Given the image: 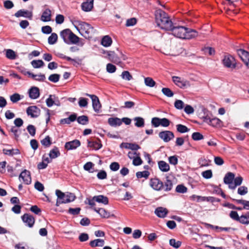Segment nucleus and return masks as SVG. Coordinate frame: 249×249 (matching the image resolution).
<instances>
[{"label": "nucleus", "instance_id": "1", "mask_svg": "<svg viewBox=\"0 0 249 249\" xmlns=\"http://www.w3.org/2000/svg\"><path fill=\"white\" fill-rule=\"evenodd\" d=\"M168 31L177 37L184 39H191L198 36V32L193 29L179 26L177 23H173Z\"/></svg>", "mask_w": 249, "mask_h": 249}, {"label": "nucleus", "instance_id": "2", "mask_svg": "<svg viewBox=\"0 0 249 249\" xmlns=\"http://www.w3.org/2000/svg\"><path fill=\"white\" fill-rule=\"evenodd\" d=\"M156 22L161 29L168 31L171 29L174 23L168 14L161 9L157 10L155 13Z\"/></svg>", "mask_w": 249, "mask_h": 249}, {"label": "nucleus", "instance_id": "3", "mask_svg": "<svg viewBox=\"0 0 249 249\" xmlns=\"http://www.w3.org/2000/svg\"><path fill=\"white\" fill-rule=\"evenodd\" d=\"M150 185L155 190L159 191L163 190L165 192H168L172 190L173 184L172 181L167 177L164 183L158 178H151Z\"/></svg>", "mask_w": 249, "mask_h": 249}, {"label": "nucleus", "instance_id": "4", "mask_svg": "<svg viewBox=\"0 0 249 249\" xmlns=\"http://www.w3.org/2000/svg\"><path fill=\"white\" fill-rule=\"evenodd\" d=\"M76 23L75 27L82 36L87 39L92 37L94 34L93 27L88 23L81 21H77Z\"/></svg>", "mask_w": 249, "mask_h": 249}, {"label": "nucleus", "instance_id": "5", "mask_svg": "<svg viewBox=\"0 0 249 249\" xmlns=\"http://www.w3.org/2000/svg\"><path fill=\"white\" fill-rule=\"evenodd\" d=\"M55 195L57 197L55 205L57 207L61 204L72 202L75 200L76 197L72 193H67L65 194L59 190H56Z\"/></svg>", "mask_w": 249, "mask_h": 249}, {"label": "nucleus", "instance_id": "6", "mask_svg": "<svg viewBox=\"0 0 249 249\" xmlns=\"http://www.w3.org/2000/svg\"><path fill=\"white\" fill-rule=\"evenodd\" d=\"M86 95L89 97L92 100V107L94 110L97 113L99 112L101 108V104L98 97L95 95H91L88 93H86Z\"/></svg>", "mask_w": 249, "mask_h": 249}, {"label": "nucleus", "instance_id": "7", "mask_svg": "<svg viewBox=\"0 0 249 249\" xmlns=\"http://www.w3.org/2000/svg\"><path fill=\"white\" fill-rule=\"evenodd\" d=\"M159 136L166 142H169L175 137L174 133L172 131L168 130L160 132L159 134Z\"/></svg>", "mask_w": 249, "mask_h": 249}, {"label": "nucleus", "instance_id": "8", "mask_svg": "<svg viewBox=\"0 0 249 249\" xmlns=\"http://www.w3.org/2000/svg\"><path fill=\"white\" fill-rule=\"evenodd\" d=\"M174 83L180 88L184 89L190 86L189 82L187 80H182L180 77L174 76L172 77Z\"/></svg>", "mask_w": 249, "mask_h": 249}, {"label": "nucleus", "instance_id": "9", "mask_svg": "<svg viewBox=\"0 0 249 249\" xmlns=\"http://www.w3.org/2000/svg\"><path fill=\"white\" fill-rule=\"evenodd\" d=\"M22 220L26 225L30 228L33 227L35 219L34 217L30 214L25 213L21 216Z\"/></svg>", "mask_w": 249, "mask_h": 249}, {"label": "nucleus", "instance_id": "10", "mask_svg": "<svg viewBox=\"0 0 249 249\" xmlns=\"http://www.w3.org/2000/svg\"><path fill=\"white\" fill-rule=\"evenodd\" d=\"M26 113L32 118H37L40 114V109L36 106H30L27 108Z\"/></svg>", "mask_w": 249, "mask_h": 249}, {"label": "nucleus", "instance_id": "11", "mask_svg": "<svg viewBox=\"0 0 249 249\" xmlns=\"http://www.w3.org/2000/svg\"><path fill=\"white\" fill-rule=\"evenodd\" d=\"M204 122L213 127H217L220 125L221 121L217 118H211L208 116L204 117Z\"/></svg>", "mask_w": 249, "mask_h": 249}, {"label": "nucleus", "instance_id": "12", "mask_svg": "<svg viewBox=\"0 0 249 249\" xmlns=\"http://www.w3.org/2000/svg\"><path fill=\"white\" fill-rule=\"evenodd\" d=\"M88 146L97 150L102 147L101 141L98 138L88 141Z\"/></svg>", "mask_w": 249, "mask_h": 249}, {"label": "nucleus", "instance_id": "13", "mask_svg": "<svg viewBox=\"0 0 249 249\" xmlns=\"http://www.w3.org/2000/svg\"><path fill=\"white\" fill-rule=\"evenodd\" d=\"M81 145V142L78 140H74L66 142L65 144V148L67 150L75 149Z\"/></svg>", "mask_w": 249, "mask_h": 249}, {"label": "nucleus", "instance_id": "14", "mask_svg": "<svg viewBox=\"0 0 249 249\" xmlns=\"http://www.w3.org/2000/svg\"><path fill=\"white\" fill-rule=\"evenodd\" d=\"M15 16L17 18L23 17L31 19L33 17L32 12L27 10L21 9L17 11L15 14Z\"/></svg>", "mask_w": 249, "mask_h": 249}, {"label": "nucleus", "instance_id": "15", "mask_svg": "<svg viewBox=\"0 0 249 249\" xmlns=\"http://www.w3.org/2000/svg\"><path fill=\"white\" fill-rule=\"evenodd\" d=\"M22 178L23 182L26 184H30L31 183V177L30 172L25 169L19 176V179Z\"/></svg>", "mask_w": 249, "mask_h": 249}, {"label": "nucleus", "instance_id": "16", "mask_svg": "<svg viewBox=\"0 0 249 249\" xmlns=\"http://www.w3.org/2000/svg\"><path fill=\"white\" fill-rule=\"evenodd\" d=\"M224 65L228 68H235L234 58L231 55L225 56L223 59Z\"/></svg>", "mask_w": 249, "mask_h": 249}, {"label": "nucleus", "instance_id": "17", "mask_svg": "<svg viewBox=\"0 0 249 249\" xmlns=\"http://www.w3.org/2000/svg\"><path fill=\"white\" fill-rule=\"evenodd\" d=\"M94 0H86L82 3V9L85 12H89L92 10L93 7Z\"/></svg>", "mask_w": 249, "mask_h": 249}, {"label": "nucleus", "instance_id": "18", "mask_svg": "<svg viewBox=\"0 0 249 249\" xmlns=\"http://www.w3.org/2000/svg\"><path fill=\"white\" fill-rule=\"evenodd\" d=\"M168 213V211L166 208L161 207H158L155 211V213L160 218L165 217Z\"/></svg>", "mask_w": 249, "mask_h": 249}, {"label": "nucleus", "instance_id": "19", "mask_svg": "<svg viewBox=\"0 0 249 249\" xmlns=\"http://www.w3.org/2000/svg\"><path fill=\"white\" fill-rule=\"evenodd\" d=\"M52 12L50 9H46L41 16L40 19L43 22H48L51 20Z\"/></svg>", "mask_w": 249, "mask_h": 249}, {"label": "nucleus", "instance_id": "20", "mask_svg": "<svg viewBox=\"0 0 249 249\" xmlns=\"http://www.w3.org/2000/svg\"><path fill=\"white\" fill-rule=\"evenodd\" d=\"M94 211H95L97 213H98L100 215L104 218H108L110 217L111 215L110 213L105 210L104 208H99L97 209L95 207L93 208Z\"/></svg>", "mask_w": 249, "mask_h": 249}, {"label": "nucleus", "instance_id": "21", "mask_svg": "<svg viewBox=\"0 0 249 249\" xmlns=\"http://www.w3.org/2000/svg\"><path fill=\"white\" fill-rule=\"evenodd\" d=\"M29 94L31 99H37L40 95L39 89L36 87H32L29 90Z\"/></svg>", "mask_w": 249, "mask_h": 249}, {"label": "nucleus", "instance_id": "22", "mask_svg": "<svg viewBox=\"0 0 249 249\" xmlns=\"http://www.w3.org/2000/svg\"><path fill=\"white\" fill-rule=\"evenodd\" d=\"M108 124L112 127H117L122 124L121 119L118 117L109 118L107 120Z\"/></svg>", "mask_w": 249, "mask_h": 249}, {"label": "nucleus", "instance_id": "23", "mask_svg": "<svg viewBox=\"0 0 249 249\" xmlns=\"http://www.w3.org/2000/svg\"><path fill=\"white\" fill-rule=\"evenodd\" d=\"M237 53L242 61L245 63L249 58V53L243 49L237 50Z\"/></svg>", "mask_w": 249, "mask_h": 249}, {"label": "nucleus", "instance_id": "24", "mask_svg": "<svg viewBox=\"0 0 249 249\" xmlns=\"http://www.w3.org/2000/svg\"><path fill=\"white\" fill-rule=\"evenodd\" d=\"M234 178V174L231 172H228L224 177V182L226 184H231L233 182Z\"/></svg>", "mask_w": 249, "mask_h": 249}, {"label": "nucleus", "instance_id": "25", "mask_svg": "<svg viewBox=\"0 0 249 249\" xmlns=\"http://www.w3.org/2000/svg\"><path fill=\"white\" fill-rule=\"evenodd\" d=\"M109 60L112 62L118 64L121 62L120 58L117 56L114 52H107Z\"/></svg>", "mask_w": 249, "mask_h": 249}, {"label": "nucleus", "instance_id": "26", "mask_svg": "<svg viewBox=\"0 0 249 249\" xmlns=\"http://www.w3.org/2000/svg\"><path fill=\"white\" fill-rule=\"evenodd\" d=\"M94 199L96 202L102 203L104 205H107L108 203V198L107 197L103 195H99L94 196Z\"/></svg>", "mask_w": 249, "mask_h": 249}, {"label": "nucleus", "instance_id": "27", "mask_svg": "<svg viewBox=\"0 0 249 249\" xmlns=\"http://www.w3.org/2000/svg\"><path fill=\"white\" fill-rule=\"evenodd\" d=\"M60 155V152L57 147L54 146L52 150H50L49 154V157L51 159H55Z\"/></svg>", "mask_w": 249, "mask_h": 249}, {"label": "nucleus", "instance_id": "28", "mask_svg": "<svg viewBox=\"0 0 249 249\" xmlns=\"http://www.w3.org/2000/svg\"><path fill=\"white\" fill-rule=\"evenodd\" d=\"M159 169L163 172H166L170 170L169 164L163 160H160L158 163Z\"/></svg>", "mask_w": 249, "mask_h": 249}, {"label": "nucleus", "instance_id": "29", "mask_svg": "<svg viewBox=\"0 0 249 249\" xmlns=\"http://www.w3.org/2000/svg\"><path fill=\"white\" fill-rule=\"evenodd\" d=\"M27 74L33 78L35 80L43 82L45 79V76L44 74H35L31 72H27Z\"/></svg>", "mask_w": 249, "mask_h": 249}, {"label": "nucleus", "instance_id": "30", "mask_svg": "<svg viewBox=\"0 0 249 249\" xmlns=\"http://www.w3.org/2000/svg\"><path fill=\"white\" fill-rule=\"evenodd\" d=\"M104 244V240L101 239H96L91 241L89 243V245L91 247H103Z\"/></svg>", "mask_w": 249, "mask_h": 249}, {"label": "nucleus", "instance_id": "31", "mask_svg": "<svg viewBox=\"0 0 249 249\" xmlns=\"http://www.w3.org/2000/svg\"><path fill=\"white\" fill-rule=\"evenodd\" d=\"M112 42L111 38L108 36H104L101 40V44L104 47H107L110 46Z\"/></svg>", "mask_w": 249, "mask_h": 249}, {"label": "nucleus", "instance_id": "32", "mask_svg": "<svg viewBox=\"0 0 249 249\" xmlns=\"http://www.w3.org/2000/svg\"><path fill=\"white\" fill-rule=\"evenodd\" d=\"M238 222L242 224L248 225L249 224V212L241 215Z\"/></svg>", "mask_w": 249, "mask_h": 249}, {"label": "nucleus", "instance_id": "33", "mask_svg": "<svg viewBox=\"0 0 249 249\" xmlns=\"http://www.w3.org/2000/svg\"><path fill=\"white\" fill-rule=\"evenodd\" d=\"M2 151L4 154L9 156H13L14 155H17L19 154V150L18 149H3Z\"/></svg>", "mask_w": 249, "mask_h": 249}, {"label": "nucleus", "instance_id": "34", "mask_svg": "<svg viewBox=\"0 0 249 249\" xmlns=\"http://www.w3.org/2000/svg\"><path fill=\"white\" fill-rule=\"evenodd\" d=\"M71 32L69 29H65L61 32L60 36L65 42H67V40L69 38V35Z\"/></svg>", "mask_w": 249, "mask_h": 249}, {"label": "nucleus", "instance_id": "35", "mask_svg": "<svg viewBox=\"0 0 249 249\" xmlns=\"http://www.w3.org/2000/svg\"><path fill=\"white\" fill-rule=\"evenodd\" d=\"M77 122L82 125H86L89 123V118L87 116L82 115L77 118Z\"/></svg>", "mask_w": 249, "mask_h": 249}, {"label": "nucleus", "instance_id": "36", "mask_svg": "<svg viewBox=\"0 0 249 249\" xmlns=\"http://www.w3.org/2000/svg\"><path fill=\"white\" fill-rule=\"evenodd\" d=\"M31 63L32 66L36 69L41 68L44 65V63L42 60H34Z\"/></svg>", "mask_w": 249, "mask_h": 249}, {"label": "nucleus", "instance_id": "37", "mask_svg": "<svg viewBox=\"0 0 249 249\" xmlns=\"http://www.w3.org/2000/svg\"><path fill=\"white\" fill-rule=\"evenodd\" d=\"M40 142L44 147H48L52 144L51 139L49 136H47Z\"/></svg>", "mask_w": 249, "mask_h": 249}, {"label": "nucleus", "instance_id": "38", "mask_svg": "<svg viewBox=\"0 0 249 249\" xmlns=\"http://www.w3.org/2000/svg\"><path fill=\"white\" fill-rule=\"evenodd\" d=\"M56 97L54 95H50L49 97L47 99L46 102L48 107L53 106L56 100Z\"/></svg>", "mask_w": 249, "mask_h": 249}, {"label": "nucleus", "instance_id": "39", "mask_svg": "<svg viewBox=\"0 0 249 249\" xmlns=\"http://www.w3.org/2000/svg\"><path fill=\"white\" fill-rule=\"evenodd\" d=\"M58 36L56 33H52L51 35L48 37V43L50 45L55 44L57 40Z\"/></svg>", "mask_w": 249, "mask_h": 249}, {"label": "nucleus", "instance_id": "40", "mask_svg": "<svg viewBox=\"0 0 249 249\" xmlns=\"http://www.w3.org/2000/svg\"><path fill=\"white\" fill-rule=\"evenodd\" d=\"M68 40L71 44H76L79 42V38L73 33L71 32L69 35V38Z\"/></svg>", "mask_w": 249, "mask_h": 249}, {"label": "nucleus", "instance_id": "41", "mask_svg": "<svg viewBox=\"0 0 249 249\" xmlns=\"http://www.w3.org/2000/svg\"><path fill=\"white\" fill-rule=\"evenodd\" d=\"M177 131L181 133H184L188 132L190 129L185 125L181 124H178L176 125Z\"/></svg>", "mask_w": 249, "mask_h": 249}, {"label": "nucleus", "instance_id": "42", "mask_svg": "<svg viewBox=\"0 0 249 249\" xmlns=\"http://www.w3.org/2000/svg\"><path fill=\"white\" fill-rule=\"evenodd\" d=\"M134 120L136 121L135 125L137 127H141L144 126V121L142 118L140 117H135Z\"/></svg>", "mask_w": 249, "mask_h": 249}, {"label": "nucleus", "instance_id": "43", "mask_svg": "<svg viewBox=\"0 0 249 249\" xmlns=\"http://www.w3.org/2000/svg\"><path fill=\"white\" fill-rule=\"evenodd\" d=\"M169 244L176 249L179 248L181 245V242L180 241H176L175 239H171L169 240Z\"/></svg>", "mask_w": 249, "mask_h": 249}, {"label": "nucleus", "instance_id": "44", "mask_svg": "<svg viewBox=\"0 0 249 249\" xmlns=\"http://www.w3.org/2000/svg\"><path fill=\"white\" fill-rule=\"evenodd\" d=\"M144 83L147 86L149 87H153L156 84V82L154 80L149 77L144 78Z\"/></svg>", "mask_w": 249, "mask_h": 249}, {"label": "nucleus", "instance_id": "45", "mask_svg": "<svg viewBox=\"0 0 249 249\" xmlns=\"http://www.w3.org/2000/svg\"><path fill=\"white\" fill-rule=\"evenodd\" d=\"M6 56L8 59L13 60V59H16V54L15 53V52L14 51H13L11 49H8L6 51Z\"/></svg>", "mask_w": 249, "mask_h": 249}, {"label": "nucleus", "instance_id": "46", "mask_svg": "<svg viewBox=\"0 0 249 249\" xmlns=\"http://www.w3.org/2000/svg\"><path fill=\"white\" fill-rule=\"evenodd\" d=\"M149 175H150V173L147 171H144L142 172H138L136 173V177L138 178H142L143 177L145 178H148Z\"/></svg>", "mask_w": 249, "mask_h": 249}, {"label": "nucleus", "instance_id": "47", "mask_svg": "<svg viewBox=\"0 0 249 249\" xmlns=\"http://www.w3.org/2000/svg\"><path fill=\"white\" fill-rule=\"evenodd\" d=\"M59 79L60 75L56 73L51 74L48 78L49 81L53 83H56L58 82Z\"/></svg>", "mask_w": 249, "mask_h": 249}, {"label": "nucleus", "instance_id": "48", "mask_svg": "<svg viewBox=\"0 0 249 249\" xmlns=\"http://www.w3.org/2000/svg\"><path fill=\"white\" fill-rule=\"evenodd\" d=\"M192 138L194 141H199L204 139V136L198 132H194L192 135Z\"/></svg>", "mask_w": 249, "mask_h": 249}, {"label": "nucleus", "instance_id": "49", "mask_svg": "<svg viewBox=\"0 0 249 249\" xmlns=\"http://www.w3.org/2000/svg\"><path fill=\"white\" fill-rule=\"evenodd\" d=\"M142 160L141 159L140 157V153H138V155H137L136 157H135L133 160V164L135 166H139L142 164Z\"/></svg>", "mask_w": 249, "mask_h": 249}, {"label": "nucleus", "instance_id": "50", "mask_svg": "<svg viewBox=\"0 0 249 249\" xmlns=\"http://www.w3.org/2000/svg\"><path fill=\"white\" fill-rule=\"evenodd\" d=\"M161 90L162 93L168 97H172L174 95L173 92L169 88H163Z\"/></svg>", "mask_w": 249, "mask_h": 249}, {"label": "nucleus", "instance_id": "51", "mask_svg": "<svg viewBox=\"0 0 249 249\" xmlns=\"http://www.w3.org/2000/svg\"><path fill=\"white\" fill-rule=\"evenodd\" d=\"M122 77L123 79L130 81L132 79V76L130 74L128 71H124L122 73Z\"/></svg>", "mask_w": 249, "mask_h": 249}, {"label": "nucleus", "instance_id": "52", "mask_svg": "<svg viewBox=\"0 0 249 249\" xmlns=\"http://www.w3.org/2000/svg\"><path fill=\"white\" fill-rule=\"evenodd\" d=\"M176 191L178 193H185L187 191V188L183 185H178L176 188Z\"/></svg>", "mask_w": 249, "mask_h": 249}, {"label": "nucleus", "instance_id": "53", "mask_svg": "<svg viewBox=\"0 0 249 249\" xmlns=\"http://www.w3.org/2000/svg\"><path fill=\"white\" fill-rule=\"evenodd\" d=\"M161 119L158 117H154L152 119L151 124L155 127L159 126L160 124Z\"/></svg>", "mask_w": 249, "mask_h": 249}, {"label": "nucleus", "instance_id": "54", "mask_svg": "<svg viewBox=\"0 0 249 249\" xmlns=\"http://www.w3.org/2000/svg\"><path fill=\"white\" fill-rule=\"evenodd\" d=\"M27 129L29 133L32 136H34L36 134V128L35 126L32 124H29L27 127Z\"/></svg>", "mask_w": 249, "mask_h": 249}, {"label": "nucleus", "instance_id": "55", "mask_svg": "<svg viewBox=\"0 0 249 249\" xmlns=\"http://www.w3.org/2000/svg\"><path fill=\"white\" fill-rule=\"evenodd\" d=\"M202 177L206 179H209L213 176V173L211 170H207L202 173Z\"/></svg>", "mask_w": 249, "mask_h": 249}, {"label": "nucleus", "instance_id": "56", "mask_svg": "<svg viewBox=\"0 0 249 249\" xmlns=\"http://www.w3.org/2000/svg\"><path fill=\"white\" fill-rule=\"evenodd\" d=\"M137 23V19L135 18H130L126 20L125 26L126 27H129L134 26Z\"/></svg>", "mask_w": 249, "mask_h": 249}, {"label": "nucleus", "instance_id": "57", "mask_svg": "<svg viewBox=\"0 0 249 249\" xmlns=\"http://www.w3.org/2000/svg\"><path fill=\"white\" fill-rule=\"evenodd\" d=\"M107 71L109 73H113L116 70V67L115 65L108 63L107 65Z\"/></svg>", "mask_w": 249, "mask_h": 249}, {"label": "nucleus", "instance_id": "58", "mask_svg": "<svg viewBox=\"0 0 249 249\" xmlns=\"http://www.w3.org/2000/svg\"><path fill=\"white\" fill-rule=\"evenodd\" d=\"M168 160L169 163L174 165H176L178 163V159L176 155L169 157Z\"/></svg>", "mask_w": 249, "mask_h": 249}, {"label": "nucleus", "instance_id": "59", "mask_svg": "<svg viewBox=\"0 0 249 249\" xmlns=\"http://www.w3.org/2000/svg\"><path fill=\"white\" fill-rule=\"evenodd\" d=\"M10 131L14 133L15 139L18 140L20 134V130L17 128L16 126H13L11 128Z\"/></svg>", "mask_w": 249, "mask_h": 249}, {"label": "nucleus", "instance_id": "60", "mask_svg": "<svg viewBox=\"0 0 249 249\" xmlns=\"http://www.w3.org/2000/svg\"><path fill=\"white\" fill-rule=\"evenodd\" d=\"M41 31L43 34H49L52 32V28L49 25L43 26L41 28Z\"/></svg>", "mask_w": 249, "mask_h": 249}, {"label": "nucleus", "instance_id": "61", "mask_svg": "<svg viewBox=\"0 0 249 249\" xmlns=\"http://www.w3.org/2000/svg\"><path fill=\"white\" fill-rule=\"evenodd\" d=\"M81 211V209L80 208H70L68 212L69 213L72 215H77Z\"/></svg>", "mask_w": 249, "mask_h": 249}, {"label": "nucleus", "instance_id": "62", "mask_svg": "<svg viewBox=\"0 0 249 249\" xmlns=\"http://www.w3.org/2000/svg\"><path fill=\"white\" fill-rule=\"evenodd\" d=\"M237 193L240 195H245L248 193V188L246 186H241L238 188Z\"/></svg>", "mask_w": 249, "mask_h": 249}, {"label": "nucleus", "instance_id": "63", "mask_svg": "<svg viewBox=\"0 0 249 249\" xmlns=\"http://www.w3.org/2000/svg\"><path fill=\"white\" fill-rule=\"evenodd\" d=\"M230 217L237 221H238L239 220L240 216H239L238 214L236 211H231L230 213Z\"/></svg>", "mask_w": 249, "mask_h": 249}, {"label": "nucleus", "instance_id": "64", "mask_svg": "<svg viewBox=\"0 0 249 249\" xmlns=\"http://www.w3.org/2000/svg\"><path fill=\"white\" fill-rule=\"evenodd\" d=\"M20 99V95L18 93H14L10 96V100L13 103H17Z\"/></svg>", "mask_w": 249, "mask_h": 249}]
</instances>
